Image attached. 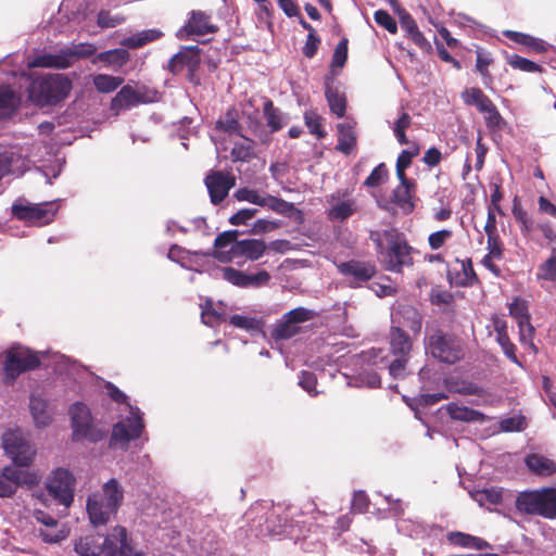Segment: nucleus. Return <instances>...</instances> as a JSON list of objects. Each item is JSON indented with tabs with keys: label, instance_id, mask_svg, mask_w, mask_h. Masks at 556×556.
Segmentation results:
<instances>
[{
	"label": "nucleus",
	"instance_id": "obj_1",
	"mask_svg": "<svg viewBox=\"0 0 556 556\" xmlns=\"http://www.w3.org/2000/svg\"><path fill=\"white\" fill-rule=\"evenodd\" d=\"M369 239L376 245V252L381 256L387 270L401 273L403 267L413 266L414 248L408 244L405 235L396 228L372 230Z\"/></svg>",
	"mask_w": 556,
	"mask_h": 556
},
{
	"label": "nucleus",
	"instance_id": "obj_2",
	"mask_svg": "<svg viewBox=\"0 0 556 556\" xmlns=\"http://www.w3.org/2000/svg\"><path fill=\"white\" fill-rule=\"evenodd\" d=\"M75 552L80 556H99L105 552V556H140L132 555V548L127 541V531L124 527L114 528L105 538L99 534H89L79 538L75 543Z\"/></svg>",
	"mask_w": 556,
	"mask_h": 556
},
{
	"label": "nucleus",
	"instance_id": "obj_3",
	"mask_svg": "<svg viewBox=\"0 0 556 556\" xmlns=\"http://www.w3.org/2000/svg\"><path fill=\"white\" fill-rule=\"evenodd\" d=\"M72 88V80L66 75L47 74L33 80L28 96L39 106L56 105L68 97Z\"/></svg>",
	"mask_w": 556,
	"mask_h": 556
},
{
	"label": "nucleus",
	"instance_id": "obj_4",
	"mask_svg": "<svg viewBox=\"0 0 556 556\" xmlns=\"http://www.w3.org/2000/svg\"><path fill=\"white\" fill-rule=\"evenodd\" d=\"M424 345L427 354L444 364L454 365L465 356L462 340L439 327H427Z\"/></svg>",
	"mask_w": 556,
	"mask_h": 556
},
{
	"label": "nucleus",
	"instance_id": "obj_5",
	"mask_svg": "<svg viewBox=\"0 0 556 556\" xmlns=\"http://www.w3.org/2000/svg\"><path fill=\"white\" fill-rule=\"evenodd\" d=\"M515 507L521 514L556 519V488L520 492Z\"/></svg>",
	"mask_w": 556,
	"mask_h": 556
},
{
	"label": "nucleus",
	"instance_id": "obj_6",
	"mask_svg": "<svg viewBox=\"0 0 556 556\" xmlns=\"http://www.w3.org/2000/svg\"><path fill=\"white\" fill-rule=\"evenodd\" d=\"M390 354L393 361L389 365L390 375L395 378H403L413 350V339L400 327H390L389 330Z\"/></svg>",
	"mask_w": 556,
	"mask_h": 556
},
{
	"label": "nucleus",
	"instance_id": "obj_7",
	"mask_svg": "<svg viewBox=\"0 0 556 556\" xmlns=\"http://www.w3.org/2000/svg\"><path fill=\"white\" fill-rule=\"evenodd\" d=\"M40 364V358L36 352L25 346H12L5 352L4 380L12 384L20 375L37 369Z\"/></svg>",
	"mask_w": 556,
	"mask_h": 556
},
{
	"label": "nucleus",
	"instance_id": "obj_8",
	"mask_svg": "<svg viewBox=\"0 0 556 556\" xmlns=\"http://www.w3.org/2000/svg\"><path fill=\"white\" fill-rule=\"evenodd\" d=\"M58 208L55 202L30 203L20 198L13 203L11 211L16 219L41 226L53 220Z\"/></svg>",
	"mask_w": 556,
	"mask_h": 556
},
{
	"label": "nucleus",
	"instance_id": "obj_9",
	"mask_svg": "<svg viewBox=\"0 0 556 556\" xmlns=\"http://www.w3.org/2000/svg\"><path fill=\"white\" fill-rule=\"evenodd\" d=\"M143 428L144 425L139 409L130 407V416L113 426L109 446L126 451L129 442L141 435Z\"/></svg>",
	"mask_w": 556,
	"mask_h": 556
},
{
	"label": "nucleus",
	"instance_id": "obj_10",
	"mask_svg": "<svg viewBox=\"0 0 556 556\" xmlns=\"http://www.w3.org/2000/svg\"><path fill=\"white\" fill-rule=\"evenodd\" d=\"M200 65L201 49L198 46H184L169 59L167 71L173 75H178L184 70H187V79L194 86H198L200 85V78L197 72Z\"/></svg>",
	"mask_w": 556,
	"mask_h": 556
},
{
	"label": "nucleus",
	"instance_id": "obj_11",
	"mask_svg": "<svg viewBox=\"0 0 556 556\" xmlns=\"http://www.w3.org/2000/svg\"><path fill=\"white\" fill-rule=\"evenodd\" d=\"M76 479L64 468H58L52 471L48 478L46 486L48 493L65 507L71 506L74 501V488Z\"/></svg>",
	"mask_w": 556,
	"mask_h": 556
},
{
	"label": "nucleus",
	"instance_id": "obj_12",
	"mask_svg": "<svg viewBox=\"0 0 556 556\" xmlns=\"http://www.w3.org/2000/svg\"><path fill=\"white\" fill-rule=\"evenodd\" d=\"M315 313L306 307H296L282 315V318L271 330L274 340H288L296 336L301 328L300 324L314 318Z\"/></svg>",
	"mask_w": 556,
	"mask_h": 556
},
{
	"label": "nucleus",
	"instance_id": "obj_13",
	"mask_svg": "<svg viewBox=\"0 0 556 556\" xmlns=\"http://www.w3.org/2000/svg\"><path fill=\"white\" fill-rule=\"evenodd\" d=\"M3 447L13 463L20 467L29 466L36 453L33 445L21 433L15 431L4 433Z\"/></svg>",
	"mask_w": 556,
	"mask_h": 556
},
{
	"label": "nucleus",
	"instance_id": "obj_14",
	"mask_svg": "<svg viewBox=\"0 0 556 556\" xmlns=\"http://www.w3.org/2000/svg\"><path fill=\"white\" fill-rule=\"evenodd\" d=\"M267 244L261 239H244L237 241L228 252H214L219 262H230L232 258L243 256L250 261H257L266 252Z\"/></svg>",
	"mask_w": 556,
	"mask_h": 556
},
{
	"label": "nucleus",
	"instance_id": "obj_15",
	"mask_svg": "<svg viewBox=\"0 0 556 556\" xmlns=\"http://www.w3.org/2000/svg\"><path fill=\"white\" fill-rule=\"evenodd\" d=\"M338 273L350 280L351 287H359L377 274V266L369 261L350 260L336 264Z\"/></svg>",
	"mask_w": 556,
	"mask_h": 556
},
{
	"label": "nucleus",
	"instance_id": "obj_16",
	"mask_svg": "<svg viewBox=\"0 0 556 556\" xmlns=\"http://www.w3.org/2000/svg\"><path fill=\"white\" fill-rule=\"evenodd\" d=\"M218 26L212 23V16L204 11L193 10L189 13L187 23L179 29L177 36L188 39L192 36H204L218 31Z\"/></svg>",
	"mask_w": 556,
	"mask_h": 556
},
{
	"label": "nucleus",
	"instance_id": "obj_17",
	"mask_svg": "<svg viewBox=\"0 0 556 556\" xmlns=\"http://www.w3.org/2000/svg\"><path fill=\"white\" fill-rule=\"evenodd\" d=\"M205 186L208 190L211 202L219 204L228 195L236 185V178L231 174L222 170H211L205 177Z\"/></svg>",
	"mask_w": 556,
	"mask_h": 556
},
{
	"label": "nucleus",
	"instance_id": "obj_18",
	"mask_svg": "<svg viewBox=\"0 0 556 556\" xmlns=\"http://www.w3.org/2000/svg\"><path fill=\"white\" fill-rule=\"evenodd\" d=\"M391 327L408 328L415 336L422 328V315L417 307L408 303H399L392 314Z\"/></svg>",
	"mask_w": 556,
	"mask_h": 556
},
{
	"label": "nucleus",
	"instance_id": "obj_19",
	"mask_svg": "<svg viewBox=\"0 0 556 556\" xmlns=\"http://www.w3.org/2000/svg\"><path fill=\"white\" fill-rule=\"evenodd\" d=\"M391 4L395 12L399 14L401 27L406 31L407 36L412 39V41L422 51H431V43L419 30L417 23L413 18V16L404 8H402L396 0H391Z\"/></svg>",
	"mask_w": 556,
	"mask_h": 556
},
{
	"label": "nucleus",
	"instance_id": "obj_20",
	"mask_svg": "<svg viewBox=\"0 0 556 556\" xmlns=\"http://www.w3.org/2000/svg\"><path fill=\"white\" fill-rule=\"evenodd\" d=\"M146 102H148V100L142 92L137 91L130 85H126L123 86L111 100L110 110L114 115H118L122 111L129 110Z\"/></svg>",
	"mask_w": 556,
	"mask_h": 556
},
{
	"label": "nucleus",
	"instance_id": "obj_21",
	"mask_svg": "<svg viewBox=\"0 0 556 556\" xmlns=\"http://www.w3.org/2000/svg\"><path fill=\"white\" fill-rule=\"evenodd\" d=\"M17 467L18 466H5L1 470V475L10 481L11 484H15L16 489L21 486L33 489L40 483L41 477L37 472L20 469Z\"/></svg>",
	"mask_w": 556,
	"mask_h": 556
},
{
	"label": "nucleus",
	"instance_id": "obj_22",
	"mask_svg": "<svg viewBox=\"0 0 556 556\" xmlns=\"http://www.w3.org/2000/svg\"><path fill=\"white\" fill-rule=\"evenodd\" d=\"M525 465L534 476L549 477L556 473V462L539 453L528 454Z\"/></svg>",
	"mask_w": 556,
	"mask_h": 556
},
{
	"label": "nucleus",
	"instance_id": "obj_23",
	"mask_svg": "<svg viewBox=\"0 0 556 556\" xmlns=\"http://www.w3.org/2000/svg\"><path fill=\"white\" fill-rule=\"evenodd\" d=\"M325 97L331 113L338 117H343L346 111V97L333 86L332 76L325 78Z\"/></svg>",
	"mask_w": 556,
	"mask_h": 556
},
{
	"label": "nucleus",
	"instance_id": "obj_24",
	"mask_svg": "<svg viewBox=\"0 0 556 556\" xmlns=\"http://www.w3.org/2000/svg\"><path fill=\"white\" fill-rule=\"evenodd\" d=\"M356 122H344L337 126L338 129V144L336 149L345 155L353 152L357 144V137L355 131Z\"/></svg>",
	"mask_w": 556,
	"mask_h": 556
},
{
	"label": "nucleus",
	"instance_id": "obj_25",
	"mask_svg": "<svg viewBox=\"0 0 556 556\" xmlns=\"http://www.w3.org/2000/svg\"><path fill=\"white\" fill-rule=\"evenodd\" d=\"M74 64L70 50L67 48L61 49L54 54H42L37 56L33 62L34 67L47 68H68Z\"/></svg>",
	"mask_w": 556,
	"mask_h": 556
},
{
	"label": "nucleus",
	"instance_id": "obj_26",
	"mask_svg": "<svg viewBox=\"0 0 556 556\" xmlns=\"http://www.w3.org/2000/svg\"><path fill=\"white\" fill-rule=\"evenodd\" d=\"M87 511L90 518V521L94 526L105 525L111 514L115 511L108 507L105 503H103L102 498L98 494L90 495L87 500Z\"/></svg>",
	"mask_w": 556,
	"mask_h": 556
},
{
	"label": "nucleus",
	"instance_id": "obj_27",
	"mask_svg": "<svg viewBox=\"0 0 556 556\" xmlns=\"http://www.w3.org/2000/svg\"><path fill=\"white\" fill-rule=\"evenodd\" d=\"M415 188L416 185H399L391 194V202L404 214H410L415 208L413 202Z\"/></svg>",
	"mask_w": 556,
	"mask_h": 556
},
{
	"label": "nucleus",
	"instance_id": "obj_28",
	"mask_svg": "<svg viewBox=\"0 0 556 556\" xmlns=\"http://www.w3.org/2000/svg\"><path fill=\"white\" fill-rule=\"evenodd\" d=\"M462 99L466 105L476 106L480 113H485L494 104L478 87L467 88L462 93Z\"/></svg>",
	"mask_w": 556,
	"mask_h": 556
},
{
	"label": "nucleus",
	"instance_id": "obj_29",
	"mask_svg": "<svg viewBox=\"0 0 556 556\" xmlns=\"http://www.w3.org/2000/svg\"><path fill=\"white\" fill-rule=\"evenodd\" d=\"M446 413L454 420L465 421V422H473V421H483L484 415L476 410L473 408H469L467 406H459L456 403H448L445 406Z\"/></svg>",
	"mask_w": 556,
	"mask_h": 556
},
{
	"label": "nucleus",
	"instance_id": "obj_30",
	"mask_svg": "<svg viewBox=\"0 0 556 556\" xmlns=\"http://www.w3.org/2000/svg\"><path fill=\"white\" fill-rule=\"evenodd\" d=\"M103 496L108 507L114 511H117L123 503L124 490L115 478H112L104 483Z\"/></svg>",
	"mask_w": 556,
	"mask_h": 556
},
{
	"label": "nucleus",
	"instance_id": "obj_31",
	"mask_svg": "<svg viewBox=\"0 0 556 556\" xmlns=\"http://www.w3.org/2000/svg\"><path fill=\"white\" fill-rule=\"evenodd\" d=\"M263 115L271 132H277L286 125L283 113L274 105L270 99L263 104Z\"/></svg>",
	"mask_w": 556,
	"mask_h": 556
},
{
	"label": "nucleus",
	"instance_id": "obj_32",
	"mask_svg": "<svg viewBox=\"0 0 556 556\" xmlns=\"http://www.w3.org/2000/svg\"><path fill=\"white\" fill-rule=\"evenodd\" d=\"M129 61V52L123 48H116L108 51H103L94 56L92 60L93 64L98 62L105 63L116 67L124 66Z\"/></svg>",
	"mask_w": 556,
	"mask_h": 556
},
{
	"label": "nucleus",
	"instance_id": "obj_33",
	"mask_svg": "<svg viewBox=\"0 0 556 556\" xmlns=\"http://www.w3.org/2000/svg\"><path fill=\"white\" fill-rule=\"evenodd\" d=\"M29 408L38 427H46L51 422V414L48 410V403L40 396L30 397Z\"/></svg>",
	"mask_w": 556,
	"mask_h": 556
},
{
	"label": "nucleus",
	"instance_id": "obj_34",
	"mask_svg": "<svg viewBox=\"0 0 556 556\" xmlns=\"http://www.w3.org/2000/svg\"><path fill=\"white\" fill-rule=\"evenodd\" d=\"M262 207H268L276 213L287 216H291L293 213L299 217L302 216V212L298 210L293 203L270 194L264 197Z\"/></svg>",
	"mask_w": 556,
	"mask_h": 556
},
{
	"label": "nucleus",
	"instance_id": "obj_35",
	"mask_svg": "<svg viewBox=\"0 0 556 556\" xmlns=\"http://www.w3.org/2000/svg\"><path fill=\"white\" fill-rule=\"evenodd\" d=\"M215 128L228 135H238L243 137L241 134L242 126L239 122L238 113L235 109L227 110L225 115L216 121Z\"/></svg>",
	"mask_w": 556,
	"mask_h": 556
},
{
	"label": "nucleus",
	"instance_id": "obj_36",
	"mask_svg": "<svg viewBox=\"0 0 556 556\" xmlns=\"http://www.w3.org/2000/svg\"><path fill=\"white\" fill-rule=\"evenodd\" d=\"M162 31L159 29H146L130 37L125 38L122 41V46L128 49H138L146 46L149 42L157 40L162 37Z\"/></svg>",
	"mask_w": 556,
	"mask_h": 556
},
{
	"label": "nucleus",
	"instance_id": "obj_37",
	"mask_svg": "<svg viewBox=\"0 0 556 556\" xmlns=\"http://www.w3.org/2000/svg\"><path fill=\"white\" fill-rule=\"evenodd\" d=\"M504 35L511 41L528 47L538 53L546 51L545 42L543 40L534 38L528 34L514 30H506Z\"/></svg>",
	"mask_w": 556,
	"mask_h": 556
},
{
	"label": "nucleus",
	"instance_id": "obj_38",
	"mask_svg": "<svg viewBox=\"0 0 556 556\" xmlns=\"http://www.w3.org/2000/svg\"><path fill=\"white\" fill-rule=\"evenodd\" d=\"M70 415L73 432H76V430L92 421L90 409L86 404L80 402L72 404Z\"/></svg>",
	"mask_w": 556,
	"mask_h": 556
},
{
	"label": "nucleus",
	"instance_id": "obj_39",
	"mask_svg": "<svg viewBox=\"0 0 556 556\" xmlns=\"http://www.w3.org/2000/svg\"><path fill=\"white\" fill-rule=\"evenodd\" d=\"M106 434V430L94 426L92 421H90L80 429L76 430V432H73V441L79 442L83 440H88L89 442L97 443L102 441Z\"/></svg>",
	"mask_w": 556,
	"mask_h": 556
},
{
	"label": "nucleus",
	"instance_id": "obj_40",
	"mask_svg": "<svg viewBox=\"0 0 556 556\" xmlns=\"http://www.w3.org/2000/svg\"><path fill=\"white\" fill-rule=\"evenodd\" d=\"M356 211L355 201L348 199L344 201H337L333 203L328 212V217L332 220H345L351 217Z\"/></svg>",
	"mask_w": 556,
	"mask_h": 556
},
{
	"label": "nucleus",
	"instance_id": "obj_41",
	"mask_svg": "<svg viewBox=\"0 0 556 556\" xmlns=\"http://www.w3.org/2000/svg\"><path fill=\"white\" fill-rule=\"evenodd\" d=\"M460 263L462 275H457V277H450L451 283H455L456 286H473L478 282V277L475 273L473 265L470 258H466L463 261L457 260Z\"/></svg>",
	"mask_w": 556,
	"mask_h": 556
},
{
	"label": "nucleus",
	"instance_id": "obj_42",
	"mask_svg": "<svg viewBox=\"0 0 556 556\" xmlns=\"http://www.w3.org/2000/svg\"><path fill=\"white\" fill-rule=\"evenodd\" d=\"M123 83L124 79L117 76L108 74H98L93 76L94 88L102 93H109L116 90Z\"/></svg>",
	"mask_w": 556,
	"mask_h": 556
},
{
	"label": "nucleus",
	"instance_id": "obj_43",
	"mask_svg": "<svg viewBox=\"0 0 556 556\" xmlns=\"http://www.w3.org/2000/svg\"><path fill=\"white\" fill-rule=\"evenodd\" d=\"M201 318L202 321L210 327L226 321L227 319L224 313H219L214 308L212 300H206L202 306Z\"/></svg>",
	"mask_w": 556,
	"mask_h": 556
},
{
	"label": "nucleus",
	"instance_id": "obj_44",
	"mask_svg": "<svg viewBox=\"0 0 556 556\" xmlns=\"http://www.w3.org/2000/svg\"><path fill=\"white\" fill-rule=\"evenodd\" d=\"M507 63L515 70L527 73L542 72V67L535 62L518 54L507 56Z\"/></svg>",
	"mask_w": 556,
	"mask_h": 556
},
{
	"label": "nucleus",
	"instance_id": "obj_45",
	"mask_svg": "<svg viewBox=\"0 0 556 556\" xmlns=\"http://www.w3.org/2000/svg\"><path fill=\"white\" fill-rule=\"evenodd\" d=\"M482 114L484 115L485 126L489 130L500 131L504 129V127L506 126V122L501 115L495 104H492L490 110Z\"/></svg>",
	"mask_w": 556,
	"mask_h": 556
},
{
	"label": "nucleus",
	"instance_id": "obj_46",
	"mask_svg": "<svg viewBox=\"0 0 556 556\" xmlns=\"http://www.w3.org/2000/svg\"><path fill=\"white\" fill-rule=\"evenodd\" d=\"M476 68L484 79V84L492 81V75L489 71V66L493 63V59L489 53H485L481 49L477 50Z\"/></svg>",
	"mask_w": 556,
	"mask_h": 556
},
{
	"label": "nucleus",
	"instance_id": "obj_47",
	"mask_svg": "<svg viewBox=\"0 0 556 556\" xmlns=\"http://www.w3.org/2000/svg\"><path fill=\"white\" fill-rule=\"evenodd\" d=\"M239 231L238 230H227L219 233L214 241V248L212 252L203 253L204 256H214V252H219L218 250L226 248L231 244V247L239 241L238 240Z\"/></svg>",
	"mask_w": 556,
	"mask_h": 556
},
{
	"label": "nucleus",
	"instance_id": "obj_48",
	"mask_svg": "<svg viewBox=\"0 0 556 556\" xmlns=\"http://www.w3.org/2000/svg\"><path fill=\"white\" fill-rule=\"evenodd\" d=\"M126 21L123 14H112L108 10H100L97 16V24L100 28H113Z\"/></svg>",
	"mask_w": 556,
	"mask_h": 556
},
{
	"label": "nucleus",
	"instance_id": "obj_49",
	"mask_svg": "<svg viewBox=\"0 0 556 556\" xmlns=\"http://www.w3.org/2000/svg\"><path fill=\"white\" fill-rule=\"evenodd\" d=\"M389 177V170L384 163L378 164L365 179L364 186L368 188L379 187L387 181Z\"/></svg>",
	"mask_w": 556,
	"mask_h": 556
},
{
	"label": "nucleus",
	"instance_id": "obj_50",
	"mask_svg": "<svg viewBox=\"0 0 556 556\" xmlns=\"http://www.w3.org/2000/svg\"><path fill=\"white\" fill-rule=\"evenodd\" d=\"M517 324L519 328V341L523 344H529V348L532 350V352L536 353L538 349L533 343L535 329L532 326L530 318L526 320H520Z\"/></svg>",
	"mask_w": 556,
	"mask_h": 556
},
{
	"label": "nucleus",
	"instance_id": "obj_51",
	"mask_svg": "<svg viewBox=\"0 0 556 556\" xmlns=\"http://www.w3.org/2000/svg\"><path fill=\"white\" fill-rule=\"evenodd\" d=\"M223 278L231 285L240 288H248V274L233 267L222 268Z\"/></svg>",
	"mask_w": 556,
	"mask_h": 556
},
{
	"label": "nucleus",
	"instance_id": "obj_52",
	"mask_svg": "<svg viewBox=\"0 0 556 556\" xmlns=\"http://www.w3.org/2000/svg\"><path fill=\"white\" fill-rule=\"evenodd\" d=\"M67 49L70 50L71 58L74 63L78 60L87 59L93 55L97 51L96 46L89 42L72 45V47H67Z\"/></svg>",
	"mask_w": 556,
	"mask_h": 556
},
{
	"label": "nucleus",
	"instance_id": "obj_53",
	"mask_svg": "<svg viewBox=\"0 0 556 556\" xmlns=\"http://www.w3.org/2000/svg\"><path fill=\"white\" fill-rule=\"evenodd\" d=\"M242 138H244L245 141H248V143H236L233 146V148L231 149L230 154H231L232 161H235V162H237V161L247 162L253 156L252 140L245 138L244 136Z\"/></svg>",
	"mask_w": 556,
	"mask_h": 556
},
{
	"label": "nucleus",
	"instance_id": "obj_54",
	"mask_svg": "<svg viewBox=\"0 0 556 556\" xmlns=\"http://www.w3.org/2000/svg\"><path fill=\"white\" fill-rule=\"evenodd\" d=\"M513 215H514L516 222L520 224V231H521V233L525 237H529L530 232H531V230L533 228V222L528 216L527 212L522 207L518 206L515 203L514 207H513Z\"/></svg>",
	"mask_w": 556,
	"mask_h": 556
},
{
	"label": "nucleus",
	"instance_id": "obj_55",
	"mask_svg": "<svg viewBox=\"0 0 556 556\" xmlns=\"http://www.w3.org/2000/svg\"><path fill=\"white\" fill-rule=\"evenodd\" d=\"M299 384L302 389H304L311 396H316L318 391L317 387V377L314 372L308 370H302L299 377Z\"/></svg>",
	"mask_w": 556,
	"mask_h": 556
},
{
	"label": "nucleus",
	"instance_id": "obj_56",
	"mask_svg": "<svg viewBox=\"0 0 556 556\" xmlns=\"http://www.w3.org/2000/svg\"><path fill=\"white\" fill-rule=\"evenodd\" d=\"M509 315L519 323L520 320H526L530 318V314L528 311V305L525 300L516 298L509 304Z\"/></svg>",
	"mask_w": 556,
	"mask_h": 556
},
{
	"label": "nucleus",
	"instance_id": "obj_57",
	"mask_svg": "<svg viewBox=\"0 0 556 556\" xmlns=\"http://www.w3.org/2000/svg\"><path fill=\"white\" fill-rule=\"evenodd\" d=\"M375 22L387 29L390 34H396L397 24L396 21L386 10H378L374 14Z\"/></svg>",
	"mask_w": 556,
	"mask_h": 556
},
{
	"label": "nucleus",
	"instance_id": "obj_58",
	"mask_svg": "<svg viewBox=\"0 0 556 556\" xmlns=\"http://www.w3.org/2000/svg\"><path fill=\"white\" fill-rule=\"evenodd\" d=\"M453 237V231L450 229H441L434 231L428 237V244L431 250L441 249L451 238Z\"/></svg>",
	"mask_w": 556,
	"mask_h": 556
},
{
	"label": "nucleus",
	"instance_id": "obj_59",
	"mask_svg": "<svg viewBox=\"0 0 556 556\" xmlns=\"http://www.w3.org/2000/svg\"><path fill=\"white\" fill-rule=\"evenodd\" d=\"M486 237L488 253L494 255L496 260H501L504 253V243L498 232L488 233Z\"/></svg>",
	"mask_w": 556,
	"mask_h": 556
},
{
	"label": "nucleus",
	"instance_id": "obj_60",
	"mask_svg": "<svg viewBox=\"0 0 556 556\" xmlns=\"http://www.w3.org/2000/svg\"><path fill=\"white\" fill-rule=\"evenodd\" d=\"M348 39L342 38L337 45L334 52L332 54L331 66L332 67H343L348 60Z\"/></svg>",
	"mask_w": 556,
	"mask_h": 556
},
{
	"label": "nucleus",
	"instance_id": "obj_61",
	"mask_svg": "<svg viewBox=\"0 0 556 556\" xmlns=\"http://www.w3.org/2000/svg\"><path fill=\"white\" fill-rule=\"evenodd\" d=\"M15 110V92L9 88H0V111L3 113Z\"/></svg>",
	"mask_w": 556,
	"mask_h": 556
},
{
	"label": "nucleus",
	"instance_id": "obj_62",
	"mask_svg": "<svg viewBox=\"0 0 556 556\" xmlns=\"http://www.w3.org/2000/svg\"><path fill=\"white\" fill-rule=\"evenodd\" d=\"M233 195L238 201H247L260 206H262L264 201V197H262L256 190L249 188H240L235 192Z\"/></svg>",
	"mask_w": 556,
	"mask_h": 556
},
{
	"label": "nucleus",
	"instance_id": "obj_63",
	"mask_svg": "<svg viewBox=\"0 0 556 556\" xmlns=\"http://www.w3.org/2000/svg\"><path fill=\"white\" fill-rule=\"evenodd\" d=\"M305 125L311 134L318 138H324L326 132L323 130L321 117L316 113H306L304 116Z\"/></svg>",
	"mask_w": 556,
	"mask_h": 556
},
{
	"label": "nucleus",
	"instance_id": "obj_64",
	"mask_svg": "<svg viewBox=\"0 0 556 556\" xmlns=\"http://www.w3.org/2000/svg\"><path fill=\"white\" fill-rule=\"evenodd\" d=\"M539 278L556 281V256L549 257L540 266Z\"/></svg>",
	"mask_w": 556,
	"mask_h": 556
}]
</instances>
